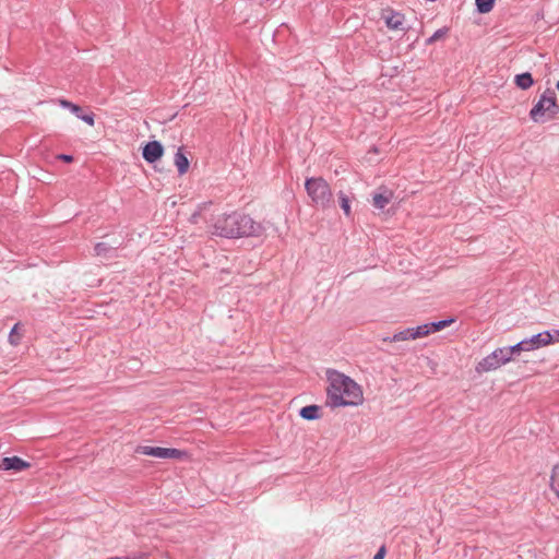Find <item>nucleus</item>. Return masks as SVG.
I'll return each mask as SVG.
<instances>
[{
	"label": "nucleus",
	"mask_w": 559,
	"mask_h": 559,
	"mask_svg": "<svg viewBox=\"0 0 559 559\" xmlns=\"http://www.w3.org/2000/svg\"><path fill=\"white\" fill-rule=\"evenodd\" d=\"M58 158L66 163H71L73 160V157L71 155H66V154L58 155Z\"/></svg>",
	"instance_id": "nucleus-27"
},
{
	"label": "nucleus",
	"mask_w": 559,
	"mask_h": 559,
	"mask_svg": "<svg viewBox=\"0 0 559 559\" xmlns=\"http://www.w3.org/2000/svg\"><path fill=\"white\" fill-rule=\"evenodd\" d=\"M59 104L60 106L64 107V108H69L73 114H75L78 117L81 116L80 115V111H81V108L80 106L67 100V99H60L59 100Z\"/></svg>",
	"instance_id": "nucleus-23"
},
{
	"label": "nucleus",
	"mask_w": 559,
	"mask_h": 559,
	"mask_svg": "<svg viewBox=\"0 0 559 559\" xmlns=\"http://www.w3.org/2000/svg\"><path fill=\"white\" fill-rule=\"evenodd\" d=\"M21 338H22V333L20 332V324H19V323H16V324L13 326V329L11 330V332H10V335H9V343H10L11 345L16 346V345L20 343Z\"/></svg>",
	"instance_id": "nucleus-20"
},
{
	"label": "nucleus",
	"mask_w": 559,
	"mask_h": 559,
	"mask_svg": "<svg viewBox=\"0 0 559 559\" xmlns=\"http://www.w3.org/2000/svg\"><path fill=\"white\" fill-rule=\"evenodd\" d=\"M493 355H497L496 358L498 360V364L500 366L507 365L508 362L513 360V355L519 354V350L516 348V345L509 346V347H500L495 349Z\"/></svg>",
	"instance_id": "nucleus-11"
},
{
	"label": "nucleus",
	"mask_w": 559,
	"mask_h": 559,
	"mask_svg": "<svg viewBox=\"0 0 559 559\" xmlns=\"http://www.w3.org/2000/svg\"><path fill=\"white\" fill-rule=\"evenodd\" d=\"M328 399L333 407L358 406L364 403L361 386L338 371L329 372Z\"/></svg>",
	"instance_id": "nucleus-2"
},
{
	"label": "nucleus",
	"mask_w": 559,
	"mask_h": 559,
	"mask_svg": "<svg viewBox=\"0 0 559 559\" xmlns=\"http://www.w3.org/2000/svg\"><path fill=\"white\" fill-rule=\"evenodd\" d=\"M390 342L396 343V342H405V341H412V330L411 328H407L403 331H400L395 333L391 338H389Z\"/></svg>",
	"instance_id": "nucleus-19"
},
{
	"label": "nucleus",
	"mask_w": 559,
	"mask_h": 559,
	"mask_svg": "<svg viewBox=\"0 0 559 559\" xmlns=\"http://www.w3.org/2000/svg\"><path fill=\"white\" fill-rule=\"evenodd\" d=\"M198 215H199L198 213H194V214L191 216L190 222H191L192 224H197V223H198V219H197V218H198Z\"/></svg>",
	"instance_id": "nucleus-29"
},
{
	"label": "nucleus",
	"mask_w": 559,
	"mask_h": 559,
	"mask_svg": "<svg viewBox=\"0 0 559 559\" xmlns=\"http://www.w3.org/2000/svg\"><path fill=\"white\" fill-rule=\"evenodd\" d=\"M558 115L559 105L555 92L551 90L545 91L530 111L531 119L537 123L550 121L557 118Z\"/></svg>",
	"instance_id": "nucleus-3"
},
{
	"label": "nucleus",
	"mask_w": 559,
	"mask_h": 559,
	"mask_svg": "<svg viewBox=\"0 0 559 559\" xmlns=\"http://www.w3.org/2000/svg\"><path fill=\"white\" fill-rule=\"evenodd\" d=\"M392 198V191H385L384 193H376L372 198L373 206L379 210H382L391 202Z\"/></svg>",
	"instance_id": "nucleus-14"
},
{
	"label": "nucleus",
	"mask_w": 559,
	"mask_h": 559,
	"mask_svg": "<svg viewBox=\"0 0 559 559\" xmlns=\"http://www.w3.org/2000/svg\"><path fill=\"white\" fill-rule=\"evenodd\" d=\"M449 29L447 27L444 28H440L438 31H436L426 41L427 45H431L433 43H436L437 40H440L442 38H444L448 34Z\"/></svg>",
	"instance_id": "nucleus-22"
},
{
	"label": "nucleus",
	"mask_w": 559,
	"mask_h": 559,
	"mask_svg": "<svg viewBox=\"0 0 559 559\" xmlns=\"http://www.w3.org/2000/svg\"><path fill=\"white\" fill-rule=\"evenodd\" d=\"M307 194L312 203L323 210L333 204V193L330 185L321 177L309 178L305 182Z\"/></svg>",
	"instance_id": "nucleus-4"
},
{
	"label": "nucleus",
	"mask_w": 559,
	"mask_h": 559,
	"mask_svg": "<svg viewBox=\"0 0 559 559\" xmlns=\"http://www.w3.org/2000/svg\"><path fill=\"white\" fill-rule=\"evenodd\" d=\"M174 164L177 167L179 175H185L188 171L190 163L181 148H179L175 154Z\"/></svg>",
	"instance_id": "nucleus-13"
},
{
	"label": "nucleus",
	"mask_w": 559,
	"mask_h": 559,
	"mask_svg": "<svg viewBox=\"0 0 559 559\" xmlns=\"http://www.w3.org/2000/svg\"><path fill=\"white\" fill-rule=\"evenodd\" d=\"M84 122H86L90 126H94V116L93 115H82L79 116Z\"/></svg>",
	"instance_id": "nucleus-25"
},
{
	"label": "nucleus",
	"mask_w": 559,
	"mask_h": 559,
	"mask_svg": "<svg viewBox=\"0 0 559 559\" xmlns=\"http://www.w3.org/2000/svg\"><path fill=\"white\" fill-rule=\"evenodd\" d=\"M384 21H385L386 26L390 29L399 31V29H403L405 17L402 13L388 11L384 14Z\"/></svg>",
	"instance_id": "nucleus-12"
},
{
	"label": "nucleus",
	"mask_w": 559,
	"mask_h": 559,
	"mask_svg": "<svg viewBox=\"0 0 559 559\" xmlns=\"http://www.w3.org/2000/svg\"><path fill=\"white\" fill-rule=\"evenodd\" d=\"M555 334L557 335L556 342H558L559 341V330L555 331Z\"/></svg>",
	"instance_id": "nucleus-30"
},
{
	"label": "nucleus",
	"mask_w": 559,
	"mask_h": 559,
	"mask_svg": "<svg viewBox=\"0 0 559 559\" xmlns=\"http://www.w3.org/2000/svg\"><path fill=\"white\" fill-rule=\"evenodd\" d=\"M495 0H476L477 10L480 13H488L493 8Z\"/></svg>",
	"instance_id": "nucleus-21"
},
{
	"label": "nucleus",
	"mask_w": 559,
	"mask_h": 559,
	"mask_svg": "<svg viewBox=\"0 0 559 559\" xmlns=\"http://www.w3.org/2000/svg\"><path fill=\"white\" fill-rule=\"evenodd\" d=\"M212 235L224 238L260 237L265 227L249 215L231 212L222 213L212 218L209 226Z\"/></svg>",
	"instance_id": "nucleus-1"
},
{
	"label": "nucleus",
	"mask_w": 559,
	"mask_h": 559,
	"mask_svg": "<svg viewBox=\"0 0 559 559\" xmlns=\"http://www.w3.org/2000/svg\"><path fill=\"white\" fill-rule=\"evenodd\" d=\"M108 250H109V247L105 242H98L94 247L95 254L98 255V257L106 255Z\"/></svg>",
	"instance_id": "nucleus-24"
},
{
	"label": "nucleus",
	"mask_w": 559,
	"mask_h": 559,
	"mask_svg": "<svg viewBox=\"0 0 559 559\" xmlns=\"http://www.w3.org/2000/svg\"><path fill=\"white\" fill-rule=\"evenodd\" d=\"M534 81L531 73L525 72L515 76V84L522 90H528L533 85Z\"/></svg>",
	"instance_id": "nucleus-17"
},
{
	"label": "nucleus",
	"mask_w": 559,
	"mask_h": 559,
	"mask_svg": "<svg viewBox=\"0 0 559 559\" xmlns=\"http://www.w3.org/2000/svg\"><path fill=\"white\" fill-rule=\"evenodd\" d=\"M31 467V464L19 456L4 457L0 462V469L21 472Z\"/></svg>",
	"instance_id": "nucleus-8"
},
{
	"label": "nucleus",
	"mask_w": 559,
	"mask_h": 559,
	"mask_svg": "<svg viewBox=\"0 0 559 559\" xmlns=\"http://www.w3.org/2000/svg\"><path fill=\"white\" fill-rule=\"evenodd\" d=\"M300 416L307 420L320 418V407L318 405H308L300 409Z\"/></svg>",
	"instance_id": "nucleus-16"
},
{
	"label": "nucleus",
	"mask_w": 559,
	"mask_h": 559,
	"mask_svg": "<svg viewBox=\"0 0 559 559\" xmlns=\"http://www.w3.org/2000/svg\"><path fill=\"white\" fill-rule=\"evenodd\" d=\"M411 330H412V341L420 338L419 334L417 333L418 332L417 326L416 328H411Z\"/></svg>",
	"instance_id": "nucleus-28"
},
{
	"label": "nucleus",
	"mask_w": 559,
	"mask_h": 559,
	"mask_svg": "<svg viewBox=\"0 0 559 559\" xmlns=\"http://www.w3.org/2000/svg\"><path fill=\"white\" fill-rule=\"evenodd\" d=\"M385 552H386L385 547L384 546L380 547V549L374 555L373 559H384Z\"/></svg>",
	"instance_id": "nucleus-26"
},
{
	"label": "nucleus",
	"mask_w": 559,
	"mask_h": 559,
	"mask_svg": "<svg viewBox=\"0 0 559 559\" xmlns=\"http://www.w3.org/2000/svg\"><path fill=\"white\" fill-rule=\"evenodd\" d=\"M337 197H338L340 205H341L342 210L344 211L345 216L350 217L352 216V207H350V200H349L348 195L346 193H344L343 191H340Z\"/></svg>",
	"instance_id": "nucleus-18"
},
{
	"label": "nucleus",
	"mask_w": 559,
	"mask_h": 559,
	"mask_svg": "<svg viewBox=\"0 0 559 559\" xmlns=\"http://www.w3.org/2000/svg\"><path fill=\"white\" fill-rule=\"evenodd\" d=\"M454 322V319H449V320H441V321H438V322H432V323H426V324H423V325H418L417 329H418V334L421 337H426L428 336L429 334L431 333H435V332H439L443 329H445L447 326L451 325L452 323Z\"/></svg>",
	"instance_id": "nucleus-9"
},
{
	"label": "nucleus",
	"mask_w": 559,
	"mask_h": 559,
	"mask_svg": "<svg viewBox=\"0 0 559 559\" xmlns=\"http://www.w3.org/2000/svg\"><path fill=\"white\" fill-rule=\"evenodd\" d=\"M557 90L559 91V81L557 82Z\"/></svg>",
	"instance_id": "nucleus-31"
},
{
	"label": "nucleus",
	"mask_w": 559,
	"mask_h": 559,
	"mask_svg": "<svg viewBox=\"0 0 559 559\" xmlns=\"http://www.w3.org/2000/svg\"><path fill=\"white\" fill-rule=\"evenodd\" d=\"M142 454L158 457V459H170L182 461L188 459V453L186 451L174 449V448H162V447H151V445H142Z\"/></svg>",
	"instance_id": "nucleus-6"
},
{
	"label": "nucleus",
	"mask_w": 559,
	"mask_h": 559,
	"mask_svg": "<svg viewBox=\"0 0 559 559\" xmlns=\"http://www.w3.org/2000/svg\"><path fill=\"white\" fill-rule=\"evenodd\" d=\"M496 356L497 355H493V353H491L484 357L480 361H478V364L475 367L476 372L481 374L498 369L500 365L498 364Z\"/></svg>",
	"instance_id": "nucleus-10"
},
{
	"label": "nucleus",
	"mask_w": 559,
	"mask_h": 559,
	"mask_svg": "<svg viewBox=\"0 0 559 559\" xmlns=\"http://www.w3.org/2000/svg\"><path fill=\"white\" fill-rule=\"evenodd\" d=\"M164 154V147L158 141L148 142L142 148V156L148 163H154L159 159Z\"/></svg>",
	"instance_id": "nucleus-7"
},
{
	"label": "nucleus",
	"mask_w": 559,
	"mask_h": 559,
	"mask_svg": "<svg viewBox=\"0 0 559 559\" xmlns=\"http://www.w3.org/2000/svg\"><path fill=\"white\" fill-rule=\"evenodd\" d=\"M556 341L557 340H555L554 335L549 331H545V332L535 334L530 338H525L515 345H516V348L520 354L521 352H530V350L538 349L540 347L548 346V345L555 343Z\"/></svg>",
	"instance_id": "nucleus-5"
},
{
	"label": "nucleus",
	"mask_w": 559,
	"mask_h": 559,
	"mask_svg": "<svg viewBox=\"0 0 559 559\" xmlns=\"http://www.w3.org/2000/svg\"><path fill=\"white\" fill-rule=\"evenodd\" d=\"M549 488L559 499V463L555 464L549 475Z\"/></svg>",
	"instance_id": "nucleus-15"
}]
</instances>
